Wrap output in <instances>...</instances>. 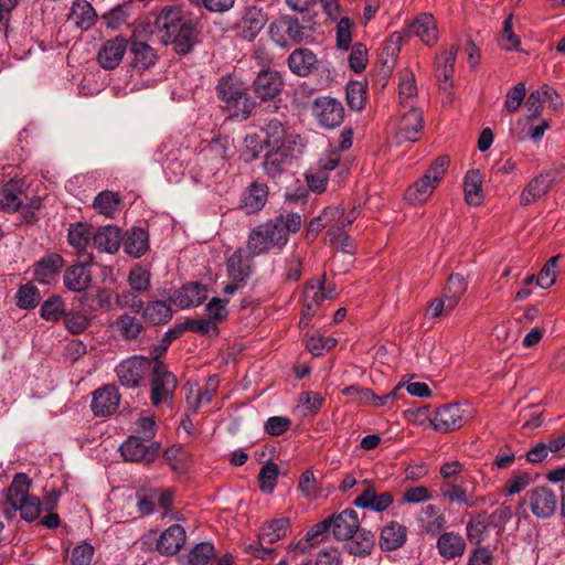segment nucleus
Listing matches in <instances>:
<instances>
[{
	"mask_svg": "<svg viewBox=\"0 0 565 565\" xmlns=\"http://www.w3.org/2000/svg\"><path fill=\"white\" fill-rule=\"evenodd\" d=\"M302 216L298 212H281L275 217L253 227L247 235V248L259 256L270 252L279 254L289 243L291 234L302 227Z\"/></svg>",
	"mask_w": 565,
	"mask_h": 565,
	"instance_id": "f257e3e1",
	"label": "nucleus"
},
{
	"mask_svg": "<svg viewBox=\"0 0 565 565\" xmlns=\"http://www.w3.org/2000/svg\"><path fill=\"white\" fill-rule=\"evenodd\" d=\"M154 26L164 44H172L177 54H189L199 41L198 23L181 17L180 10L164 8L158 14Z\"/></svg>",
	"mask_w": 565,
	"mask_h": 565,
	"instance_id": "f03ea898",
	"label": "nucleus"
},
{
	"mask_svg": "<svg viewBox=\"0 0 565 565\" xmlns=\"http://www.w3.org/2000/svg\"><path fill=\"white\" fill-rule=\"evenodd\" d=\"M290 525L288 518H278L265 522L258 532V540L252 542L245 547V552L255 558L267 559L275 553V548L266 545H271L277 541L284 539Z\"/></svg>",
	"mask_w": 565,
	"mask_h": 565,
	"instance_id": "7ed1b4c3",
	"label": "nucleus"
},
{
	"mask_svg": "<svg viewBox=\"0 0 565 565\" xmlns=\"http://www.w3.org/2000/svg\"><path fill=\"white\" fill-rule=\"evenodd\" d=\"M150 402L154 407L170 404L178 387L177 376L168 370L163 361H157L150 372Z\"/></svg>",
	"mask_w": 565,
	"mask_h": 565,
	"instance_id": "20e7f679",
	"label": "nucleus"
},
{
	"mask_svg": "<svg viewBox=\"0 0 565 565\" xmlns=\"http://www.w3.org/2000/svg\"><path fill=\"white\" fill-rule=\"evenodd\" d=\"M268 34L280 47L300 44L309 36L307 28L300 24L298 18L288 14L275 19L269 24Z\"/></svg>",
	"mask_w": 565,
	"mask_h": 565,
	"instance_id": "39448f33",
	"label": "nucleus"
},
{
	"mask_svg": "<svg viewBox=\"0 0 565 565\" xmlns=\"http://www.w3.org/2000/svg\"><path fill=\"white\" fill-rule=\"evenodd\" d=\"M153 361L143 355H132L119 362L115 373L119 383L126 388H138L145 384L150 375Z\"/></svg>",
	"mask_w": 565,
	"mask_h": 565,
	"instance_id": "423d86ee",
	"label": "nucleus"
},
{
	"mask_svg": "<svg viewBox=\"0 0 565 565\" xmlns=\"http://www.w3.org/2000/svg\"><path fill=\"white\" fill-rule=\"evenodd\" d=\"M457 46H443L434 60V73L439 83V88L445 95L443 99L444 103L452 102V77L455 75V63L457 60Z\"/></svg>",
	"mask_w": 565,
	"mask_h": 565,
	"instance_id": "0eeeda50",
	"label": "nucleus"
},
{
	"mask_svg": "<svg viewBox=\"0 0 565 565\" xmlns=\"http://www.w3.org/2000/svg\"><path fill=\"white\" fill-rule=\"evenodd\" d=\"M287 119L284 114L267 117L260 127V131L265 136L267 149L273 148H294L300 143L301 138L298 134L289 132L287 127Z\"/></svg>",
	"mask_w": 565,
	"mask_h": 565,
	"instance_id": "6e6552de",
	"label": "nucleus"
},
{
	"mask_svg": "<svg viewBox=\"0 0 565 565\" xmlns=\"http://www.w3.org/2000/svg\"><path fill=\"white\" fill-rule=\"evenodd\" d=\"M160 447L158 441L146 444L140 437L129 436L120 445L119 450L126 461L150 465L157 459Z\"/></svg>",
	"mask_w": 565,
	"mask_h": 565,
	"instance_id": "1a4fd4ad",
	"label": "nucleus"
},
{
	"mask_svg": "<svg viewBox=\"0 0 565 565\" xmlns=\"http://www.w3.org/2000/svg\"><path fill=\"white\" fill-rule=\"evenodd\" d=\"M266 21L267 15L263 9L256 6H248L241 12L233 29L238 38L252 42L259 34Z\"/></svg>",
	"mask_w": 565,
	"mask_h": 565,
	"instance_id": "9d476101",
	"label": "nucleus"
},
{
	"mask_svg": "<svg viewBox=\"0 0 565 565\" xmlns=\"http://www.w3.org/2000/svg\"><path fill=\"white\" fill-rule=\"evenodd\" d=\"M295 159L294 148L268 149L262 161L263 172L268 179H279L292 166Z\"/></svg>",
	"mask_w": 565,
	"mask_h": 565,
	"instance_id": "9b49d317",
	"label": "nucleus"
},
{
	"mask_svg": "<svg viewBox=\"0 0 565 565\" xmlns=\"http://www.w3.org/2000/svg\"><path fill=\"white\" fill-rule=\"evenodd\" d=\"M558 174L556 168L543 170L536 177L532 178L520 194V204L527 206L547 194L555 183Z\"/></svg>",
	"mask_w": 565,
	"mask_h": 565,
	"instance_id": "f8f14e48",
	"label": "nucleus"
},
{
	"mask_svg": "<svg viewBox=\"0 0 565 565\" xmlns=\"http://www.w3.org/2000/svg\"><path fill=\"white\" fill-rule=\"evenodd\" d=\"M312 111L318 122L327 129L340 126L344 119V108L341 102L332 97L317 98L313 102Z\"/></svg>",
	"mask_w": 565,
	"mask_h": 565,
	"instance_id": "ddd939ff",
	"label": "nucleus"
},
{
	"mask_svg": "<svg viewBox=\"0 0 565 565\" xmlns=\"http://www.w3.org/2000/svg\"><path fill=\"white\" fill-rule=\"evenodd\" d=\"M259 256L258 254H252L249 248H237L226 259V275L228 279H235L236 281L247 282L254 273V258Z\"/></svg>",
	"mask_w": 565,
	"mask_h": 565,
	"instance_id": "4468645a",
	"label": "nucleus"
},
{
	"mask_svg": "<svg viewBox=\"0 0 565 565\" xmlns=\"http://www.w3.org/2000/svg\"><path fill=\"white\" fill-rule=\"evenodd\" d=\"M207 288L199 281H189L173 291L169 297L172 305L180 309L195 308L207 299Z\"/></svg>",
	"mask_w": 565,
	"mask_h": 565,
	"instance_id": "2eb2a0df",
	"label": "nucleus"
},
{
	"mask_svg": "<svg viewBox=\"0 0 565 565\" xmlns=\"http://www.w3.org/2000/svg\"><path fill=\"white\" fill-rule=\"evenodd\" d=\"M467 418L459 404H448L436 409L430 419L433 428L438 433H449L461 428Z\"/></svg>",
	"mask_w": 565,
	"mask_h": 565,
	"instance_id": "dca6fc26",
	"label": "nucleus"
},
{
	"mask_svg": "<svg viewBox=\"0 0 565 565\" xmlns=\"http://www.w3.org/2000/svg\"><path fill=\"white\" fill-rule=\"evenodd\" d=\"M268 196V185L254 181L243 191L238 206L246 215L258 214L265 207Z\"/></svg>",
	"mask_w": 565,
	"mask_h": 565,
	"instance_id": "f3484780",
	"label": "nucleus"
},
{
	"mask_svg": "<svg viewBox=\"0 0 565 565\" xmlns=\"http://www.w3.org/2000/svg\"><path fill=\"white\" fill-rule=\"evenodd\" d=\"M120 394L115 384H107L93 393L92 411L98 417H106L117 412Z\"/></svg>",
	"mask_w": 565,
	"mask_h": 565,
	"instance_id": "a211bd4d",
	"label": "nucleus"
},
{
	"mask_svg": "<svg viewBox=\"0 0 565 565\" xmlns=\"http://www.w3.org/2000/svg\"><path fill=\"white\" fill-rule=\"evenodd\" d=\"M424 113L419 107H411L404 113L396 127L399 141H418L422 137Z\"/></svg>",
	"mask_w": 565,
	"mask_h": 565,
	"instance_id": "6ab92c4d",
	"label": "nucleus"
},
{
	"mask_svg": "<svg viewBox=\"0 0 565 565\" xmlns=\"http://www.w3.org/2000/svg\"><path fill=\"white\" fill-rule=\"evenodd\" d=\"M284 87V81L279 72L263 70L253 82V90L262 100H271L278 96Z\"/></svg>",
	"mask_w": 565,
	"mask_h": 565,
	"instance_id": "aec40b11",
	"label": "nucleus"
},
{
	"mask_svg": "<svg viewBox=\"0 0 565 565\" xmlns=\"http://www.w3.org/2000/svg\"><path fill=\"white\" fill-rule=\"evenodd\" d=\"M93 234L90 226L83 222L70 224L67 228V242L74 248L76 255L82 257L86 265L94 262V256L87 252Z\"/></svg>",
	"mask_w": 565,
	"mask_h": 565,
	"instance_id": "412c9836",
	"label": "nucleus"
},
{
	"mask_svg": "<svg viewBox=\"0 0 565 565\" xmlns=\"http://www.w3.org/2000/svg\"><path fill=\"white\" fill-rule=\"evenodd\" d=\"M127 50V40L120 35H117L110 40H107L99 49L97 53V62L105 70L116 68Z\"/></svg>",
	"mask_w": 565,
	"mask_h": 565,
	"instance_id": "4be33fe9",
	"label": "nucleus"
},
{
	"mask_svg": "<svg viewBox=\"0 0 565 565\" xmlns=\"http://www.w3.org/2000/svg\"><path fill=\"white\" fill-rule=\"evenodd\" d=\"M331 519L332 534L337 541L350 540L359 531L360 520L354 509H344L338 514H332Z\"/></svg>",
	"mask_w": 565,
	"mask_h": 565,
	"instance_id": "5701e85b",
	"label": "nucleus"
},
{
	"mask_svg": "<svg viewBox=\"0 0 565 565\" xmlns=\"http://www.w3.org/2000/svg\"><path fill=\"white\" fill-rule=\"evenodd\" d=\"M118 337L126 342H138L146 332L143 321L136 315L122 312L113 324Z\"/></svg>",
	"mask_w": 565,
	"mask_h": 565,
	"instance_id": "b1692460",
	"label": "nucleus"
},
{
	"mask_svg": "<svg viewBox=\"0 0 565 565\" xmlns=\"http://www.w3.org/2000/svg\"><path fill=\"white\" fill-rule=\"evenodd\" d=\"M324 285L326 274L316 281L307 282L302 295V308L307 310V315H316L326 299L333 298V289L326 291Z\"/></svg>",
	"mask_w": 565,
	"mask_h": 565,
	"instance_id": "393cba45",
	"label": "nucleus"
},
{
	"mask_svg": "<svg viewBox=\"0 0 565 565\" xmlns=\"http://www.w3.org/2000/svg\"><path fill=\"white\" fill-rule=\"evenodd\" d=\"M64 258L57 253H50L33 265V277L39 284L50 285L64 266Z\"/></svg>",
	"mask_w": 565,
	"mask_h": 565,
	"instance_id": "a878e982",
	"label": "nucleus"
},
{
	"mask_svg": "<svg viewBox=\"0 0 565 565\" xmlns=\"http://www.w3.org/2000/svg\"><path fill=\"white\" fill-rule=\"evenodd\" d=\"M557 507L555 493L546 487H539L530 493V508L532 513L540 519H546L554 514Z\"/></svg>",
	"mask_w": 565,
	"mask_h": 565,
	"instance_id": "bb28decb",
	"label": "nucleus"
},
{
	"mask_svg": "<svg viewBox=\"0 0 565 565\" xmlns=\"http://www.w3.org/2000/svg\"><path fill=\"white\" fill-rule=\"evenodd\" d=\"M141 318L150 326H164L173 318L172 303L166 300H149L143 305Z\"/></svg>",
	"mask_w": 565,
	"mask_h": 565,
	"instance_id": "cd10ccee",
	"label": "nucleus"
},
{
	"mask_svg": "<svg viewBox=\"0 0 565 565\" xmlns=\"http://www.w3.org/2000/svg\"><path fill=\"white\" fill-rule=\"evenodd\" d=\"M317 63L316 54L307 47L294 50L287 58L290 72L300 77L310 75L316 70Z\"/></svg>",
	"mask_w": 565,
	"mask_h": 565,
	"instance_id": "c85d7f7f",
	"label": "nucleus"
},
{
	"mask_svg": "<svg viewBox=\"0 0 565 565\" xmlns=\"http://www.w3.org/2000/svg\"><path fill=\"white\" fill-rule=\"evenodd\" d=\"M122 241L119 227L115 225L100 226L92 237L93 246L100 253L114 254Z\"/></svg>",
	"mask_w": 565,
	"mask_h": 565,
	"instance_id": "c756f323",
	"label": "nucleus"
},
{
	"mask_svg": "<svg viewBox=\"0 0 565 565\" xmlns=\"http://www.w3.org/2000/svg\"><path fill=\"white\" fill-rule=\"evenodd\" d=\"M394 498L390 492L377 494L373 486H369L358 498L353 504L360 509H370L374 512L385 511L392 503Z\"/></svg>",
	"mask_w": 565,
	"mask_h": 565,
	"instance_id": "7c9ffc66",
	"label": "nucleus"
},
{
	"mask_svg": "<svg viewBox=\"0 0 565 565\" xmlns=\"http://www.w3.org/2000/svg\"><path fill=\"white\" fill-rule=\"evenodd\" d=\"M436 547L443 558L450 561L465 554L466 542L459 533L444 532L438 536Z\"/></svg>",
	"mask_w": 565,
	"mask_h": 565,
	"instance_id": "2f4dec72",
	"label": "nucleus"
},
{
	"mask_svg": "<svg viewBox=\"0 0 565 565\" xmlns=\"http://www.w3.org/2000/svg\"><path fill=\"white\" fill-rule=\"evenodd\" d=\"M24 182L21 179H11L2 188L0 207L7 213H15L23 205Z\"/></svg>",
	"mask_w": 565,
	"mask_h": 565,
	"instance_id": "473e14b6",
	"label": "nucleus"
},
{
	"mask_svg": "<svg viewBox=\"0 0 565 565\" xmlns=\"http://www.w3.org/2000/svg\"><path fill=\"white\" fill-rule=\"evenodd\" d=\"M185 542V530L180 524L169 526L159 537L157 550L163 555H174Z\"/></svg>",
	"mask_w": 565,
	"mask_h": 565,
	"instance_id": "72a5a7b5",
	"label": "nucleus"
},
{
	"mask_svg": "<svg viewBox=\"0 0 565 565\" xmlns=\"http://www.w3.org/2000/svg\"><path fill=\"white\" fill-rule=\"evenodd\" d=\"M86 266L87 265L83 260V264L72 265L66 268L63 275L65 288L71 291L81 292L90 286L92 275Z\"/></svg>",
	"mask_w": 565,
	"mask_h": 565,
	"instance_id": "f704fd0d",
	"label": "nucleus"
},
{
	"mask_svg": "<svg viewBox=\"0 0 565 565\" xmlns=\"http://www.w3.org/2000/svg\"><path fill=\"white\" fill-rule=\"evenodd\" d=\"M218 99L227 107L247 90L245 84L235 76L227 74L218 79L215 87Z\"/></svg>",
	"mask_w": 565,
	"mask_h": 565,
	"instance_id": "c9c22d12",
	"label": "nucleus"
},
{
	"mask_svg": "<svg viewBox=\"0 0 565 565\" xmlns=\"http://www.w3.org/2000/svg\"><path fill=\"white\" fill-rule=\"evenodd\" d=\"M122 242L125 252L135 258L141 257L149 249V234L141 227L127 231Z\"/></svg>",
	"mask_w": 565,
	"mask_h": 565,
	"instance_id": "e433bc0d",
	"label": "nucleus"
},
{
	"mask_svg": "<svg viewBox=\"0 0 565 565\" xmlns=\"http://www.w3.org/2000/svg\"><path fill=\"white\" fill-rule=\"evenodd\" d=\"M482 174L479 170H469L463 178L465 201L470 206H480L483 202Z\"/></svg>",
	"mask_w": 565,
	"mask_h": 565,
	"instance_id": "4c0bfd02",
	"label": "nucleus"
},
{
	"mask_svg": "<svg viewBox=\"0 0 565 565\" xmlns=\"http://www.w3.org/2000/svg\"><path fill=\"white\" fill-rule=\"evenodd\" d=\"M406 541V527L395 521L386 524L380 535V546L383 551H394Z\"/></svg>",
	"mask_w": 565,
	"mask_h": 565,
	"instance_id": "58836bf2",
	"label": "nucleus"
},
{
	"mask_svg": "<svg viewBox=\"0 0 565 565\" xmlns=\"http://www.w3.org/2000/svg\"><path fill=\"white\" fill-rule=\"evenodd\" d=\"M70 18L74 21L76 26L83 31H87L95 25L97 13L88 1L82 0L73 4Z\"/></svg>",
	"mask_w": 565,
	"mask_h": 565,
	"instance_id": "ea45409f",
	"label": "nucleus"
},
{
	"mask_svg": "<svg viewBox=\"0 0 565 565\" xmlns=\"http://www.w3.org/2000/svg\"><path fill=\"white\" fill-rule=\"evenodd\" d=\"M127 282L130 289L138 294H146L151 289L150 268L140 263L135 264L127 276Z\"/></svg>",
	"mask_w": 565,
	"mask_h": 565,
	"instance_id": "a19ab883",
	"label": "nucleus"
},
{
	"mask_svg": "<svg viewBox=\"0 0 565 565\" xmlns=\"http://www.w3.org/2000/svg\"><path fill=\"white\" fill-rule=\"evenodd\" d=\"M31 480L25 473H15L7 492V502L9 505L12 508L19 502L29 499L31 497L29 494Z\"/></svg>",
	"mask_w": 565,
	"mask_h": 565,
	"instance_id": "79ce46f5",
	"label": "nucleus"
},
{
	"mask_svg": "<svg viewBox=\"0 0 565 565\" xmlns=\"http://www.w3.org/2000/svg\"><path fill=\"white\" fill-rule=\"evenodd\" d=\"M467 290V281L460 274L450 275L443 296L447 300V310L451 311Z\"/></svg>",
	"mask_w": 565,
	"mask_h": 565,
	"instance_id": "37998d69",
	"label": "nucleus"
},
{
	"mask_svg": "<svg viewBox=\"0 0 565 565\" xmlns=\"http://www.w3.org/2000/svg\"><path fill=\"white\" fill-rule=\"evenodd\" d=\"M345 545L349 554L354 556H366L371 553L374 545V535L371 531L360 529L352 539L347 540Z\"/></svg>",
	"mask_w": 565,
	"mask_h": 565,
	"instance_id": "c03bdc74",
	"label": "nucleus"
},
{
	"mask_svg": "<svg viewBox=\"0 0 565 565\" xmlns=\"http://www.w3.org/2000/svg\"><path fill=\"white\" fill-rule=\"evenodd\" d=\"M132 55V65L139 70H147L152 66L157 60L154 50L145 42L132 41L130 45Z\"/></svg>",
	"mask_w": 565,
	"mask_h": 565,
	"instance_id": "a18cd8bd",
	"label": "nucleus"
},
{
	"mask_svg": "<svg viewBox=\"0 0 565 565\" xmlns=\"http://www.w3.org/2000/svg\"><path fill=\"white\" fill-rule=\"evenodd\" d=\"M449 163V157L446 154L437 157L431 162L428 170L426 171V193L428 192L429 195L433 194L434 190L444 178Z\"/></svg>",
	"mask_w": 565,
	"mask_h": 565,
	"instance_id": "49530a36",
	"label": "nucleus"
},
{
	"mask_svg": "<svg viewBox=\"0 0 565 565\" xmlns=\"http://www.w3.org/2000/svg\"><path fill=\"white\" fill-rule=\"evenodd\" d=\"M134 7V1L120 3L108 12L104 13L102 19L107 28L116 30L127 22Z\"/></svg>",
	"mask_w": 565,
	"mask_h": 565,
	"instance_id": "de8ad7c7",
	"label": "nucleus"
},
{
	"mask_svg": "<svg viewBox=\"0 0 565 565\" xmlns=\"http://www.w3.org/2000/svg\"><path fill=\"white\" fill-rule=\"evenodd\" d=\"M345 95L349 108L353 111H360L365 106L367 86L358 81L349 82L345 88Z\"/></svg>",
	"mask_w": 565,
	"mask_h": 565,
	"instance_id": "09e8293b",
	"label": "nucleus"
},
{
	"mask_svg": "<svg viewBox=\"0 0 565 565\" xmlns=\"http://www.w3.org/2000/svg\"><path fill=\"white\" fill-rule=\"evenodd\" d=\"M441 493L450 503H457L468 508H475L477 505V500L472 498L471 493H469L468 489L462 484H449L441 489Z\"/></svg>",
	"mask_w": 565,
	"mask_h": 565,
	"instance_id": "8fccbe9b",
	"label": "nucleus"
},
{
	"mask_svg": "<svg viewBox=\"0 0 565 565\" xmlns=\"http://www.w3.org/2000/svg\"><path fill=\"white\" fill-rule=\"evenodd\" d=\"M40 290L33 282L21 285L15 294V305L23 310L35 308L40 302Z\"/></svg>",
	"mask_w": 565,
	"mask_h": 565,
	"instance_id": "3c124183",
	"label": "nucleus"
},
{
	"mask_svg": "<svg viewBox=\"0 0 565 565\" xmlns=\"http://www.w3.org/2000/svg\"><path fill=\"white\" fill-rule=\"evenodd\" d=\"M66 312L65 302L61 296L49 297L41 306L40 316L49 322H56L64 317Z\"/></svg>",
	"mask_w": 565,
	"mask_h": 565,
	"instance_id": "603ef678",
	"label": "nucleus"
},
{
	"mask_svg": "<svg viewBox=\"0 0 565 565\" xmlns=\"http://www.w3.org/2000/svg\"><path fill=\"white\" fill-rule=\"evenodd\" d=\"M120 196L113 191H102L94 200V209L102 215L111 217L118 210Z\"/></svg>",
	"mask_w": 565,
	"mask_h": 565,
	"instance_id": "864d4df0",
	"label": "nucleus"
},
{
	"mask_svg": "<svg viewBox=\"0 0 565 565\" xmlns=\"http://www.w3.org/2000/svg\"><path fill=\"white\" fill-rule=\"evenodd\" d=\"M265 148H267V143L259 134H247L243 139L242 154L246 162H252L259 159Z\"/></svg>",
	"mask_w": 565,
	"mask_h": 565,
	"instance_id": "5fc2aeb1",
	"label": "nucleus"
},
{
	"mask_svg": "<svg viewBox=\"0 0 565 565\" xmlns=\"http://www.w3.org/2000/svg\"><path fill=\"white\" fill-rule=\"evenodd\" d=\"M499 45L504 51H519L521 46V39L513 32V15L510 13L503 21L501 38Z\"/></svg>",
	"mask_w": 565,
	"mask_h": 565,
	"instance_id": "6e6d98bb",
	"label": "nucleus"
},
{
	"mask_svg": "<svg viewBox=\"0 0 565 565\" xmlns=\"http://www.w3.org/2000/svg\"><path fill=\"white\" fill-rule=\"evenodd\" d=\"M182 329L179 324L169 328L160 340V343L150 348V359L154 362L161 361L160 358L168 351L172 341L181 338Z\"/></svg>",
	"mask_w": 565,
	"mask_h": 565,
	"instance_id": "4d7b16f0",
	"label": "nucleus"
},
{
	"mask_svg": "<svg viewBox=\"0 0 565 565\" xmlns=\"http://www.w3.org/2000/svg\"><path fill=\"white\" fill-rule=\"evenodd\" d=\"M163 457L174 471H184L190 459L189 452L181 445L168 447Z\"/></svg>",
	"mask_w": 565,
	"mask_h": 565,
	"instance_id": "13d9d810",
	"label": "nucleus"
},
{
	"mask_svg": "<svg viewBox=\"0 0 565 565\" xmlns=\"http://www.w3.org/2000/svg\"><path fill=\"white\" fill-rule=\"evenodd\" d=\"M466 530L469 542L479 545L489 534V523L484 516H478L468 522Z\"/></svg>",
	"mask_w": 565,
	"mask_h": 565,
	"instance_id": "bf43d9fd",
	"label": "nucleus"
},
{
	"mask_svg": "<svg viewBox=\"0 0 565 565\" xmlns=\"http://www.w3.org/2000/svg\"><path fill=\"white\" fill-rule=\"evenodd\" d=\"M278 467L275 462L268 461L266 462L259 471L258 475V483L259 489L264 493H271L275 489L277 478H278Z\"/></svg>",
	"mask_w": 565,
	"mask_h": 565,
	"instance_id": "052dcab7",
	"label": "nucleus"
},
{
	"mask_svg": "<svg viewBox=\"0 0 565 565\" xmlns=\"http://www.w3.org/2000/svg\"><path fill=\"white\" fill-rule=\"evenodd\" d=\"M140 294L129 290H122L116 297V305L120 309L129 310L131 315L141 313L145 301L139 297Z\"/></svg>",
	"mask_w": 565,
	"mask_h": 565,
	"instance_id": "680f3d73",
	"label": "nucleus"
},
{
	"mask_svg": "<svg viewBox=\"0 0 565 565\" xmlns=\"http://www.w3.org/2000/svg\"><path fill=\"white\" fill-rule=\"evenodd\" d=\"M13 511H19L20 516L25 522H33L40 516L41 512V500L32 495L26 500L19 502L15 507H12Z\"/></svg>",
	"mask_w": 565,
	"mask_h": 565,
	"instance_id": "e2e57ef3",
	"label": "nucleus"
},
{
	"mask_svg": "<svg viewBox=\"0 0 565 565\" xmlns=\"http://www.w3.org/2000/svg\"><path fill=\"white\" fill-rule=\"evenodd\" d=\"M214 545L210 542H201L196 544L188 554L190 565H206L214 556Z\"/></svg>",
	"mask_w": 565,
	"mask_h": 565,
	"instance_id": "0e129e2a",
	"label": "nucleus"
},
{
	"mask_svg": "<svg viewBox=\"0 0 565 565\" xmlns=\"http://www.w3.org/2000/svg\"><path fill=\"white\" fill-rule=\"evenodd\" d=\"M179 327L182 329V334L184 331H190L202 335L210 334L211 332L215 333L216 335L218 334V328L216 323L210 319H188L183 323H179Z\"/></svg>",
	"mask_w": 565,
	"mask_h": 565,
	"instance_id": "69168bd1",
	"label": "nucleus"
},
{
	"mask_svg": "<svg viewBox=\"0 0 565 565\" xmlns=\"http://www.w3.org/2000/svg\"><path fill=\"white\" fill-rule=\"evenodd\" d=\"M256 103L254 98L246 90L241 98H237V102H233L226 108L233 111V116L246 120L252 115Z\"/></svg>",
	"mask_w": 565,
	"mask_h": 565,
	"instance_id": "338daca9",
	"label": "nucleus"
},
{
	"mask_svg": "<svg viewBox=\"0 0 565 565\" xmlns=\"http://www.w3.org/2000/svg\"><path fill=\"white\" fill-rule=\"evenodd\" d=\"M94 556V547L90 543L82 542L71 552V565H90Z\"/></svg>",
	"mask_w": 565,
	"mask_h": 565,
	"instance_id": "774afa93",
	"label": "nucleus"
}]
</instances>
